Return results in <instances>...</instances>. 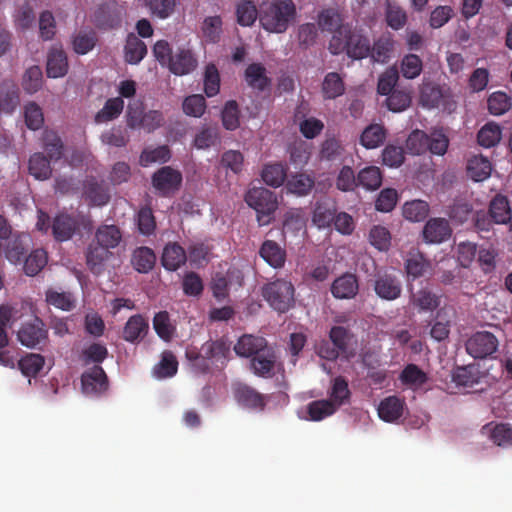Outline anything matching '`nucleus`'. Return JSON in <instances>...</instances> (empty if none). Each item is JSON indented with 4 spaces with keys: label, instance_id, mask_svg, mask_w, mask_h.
<instances>
[{
    "label": "nucleus",
    "instance_id": "obj_32",
    "mask_svg": "<svg viewBox=\"0 0 512 512\" xmlns=\"http://www.w3.org/2000/svg\"><path fill=\"white\" fill-rule=\"evenodd\" d=\"M491 171V162L482 155H474L468 160L467 175L475 182H481L487 179Z\"/></svg>",
    "mask_w": 512,
    "mask_h": 512
},
{
    "label": "nucleus",
    "instance_id": "obj_35",
    "mask_svg": "<svg viewBox=\"0 0 512 512\" xmlns=\"http://www.w3.org/2000/svg\"><path fill=\"white\" fill-rule=\"evenodd\" d=\"M401 383L413 390L421 388L428 381V375L416 364H408L399 375Z\"/></svg>",
    "mask_w": 512,
    "mask_h": 512
},
{
    "label": "nucleus",
    "instance_id": "obj_58",
    "mask_svg": "<svg viewBox=\"0 0 512 512\" xmlns=\"http://www.w3.org/2000/svg\"><path fill=\"white\" fill-rule=\"evenodd\" d=\"M5 244V255L6 258L14 264L20 263L26 255V246L24 239H29L28 236H18L9 238Z\"/></svg>",
    "mask_w": 512,
    "mask_h": 512
},
{
    "label": "nucleus",
    "instance_id": "obj_30",
    "mask_svg": "<svg viewBox=\"0 0 512 512\" xmlns=\"http://www.w3.org/2000/svg\"><path fill=\"white\" fill-rule=\"evenodd\" d=\"M489 215L494 223L506 224L512 219L511 208L506 196L497 194L490 202Z\"/></svg>",
    "mask_w": 512,
    "mask_h": 512
},
{
    "label": "nucleus",
    "instance_id": "obj_12",
    "mask_svg": "<svg viewBox=\"0 0 512 512\" xmlns=\"http://www.w3.org/2000/svg\"><path fill=\"white\" fill-rule=\"evenodd\" d=\"M452 229L445 218H430L423 227L422 237L428 244H440L450 238Z\"/></svg>",
    "mask_w": 512,
    "mask_h": 512
},
{
    "label": "nucleus",
    "instance_id": "obj_40",
    "mask_svg": "<svg viewBox=\"0 0 512 512\" xmlns=\"http://www.w3.org/2000/svg\"><path fill=\"white\" fill-rule=\"evenodd\" d=\"M287 166L282 163H270L264 166L261 177L272 187H280L287 179Z\"/></svg>",
    "mask_w": 512,
    "mask_h": 512
},
{
    "label": "nucleus",
    "instance_id": "obj_21",
    "mask_svg": "<svg viewBox=\"0 0 512 512\" xmlns=\"http://www.w3.org/2000/svg\"><path fill=\"white\" fill-rule=\"evenodd\" d=\"M261 258L271 267L282 268L286 261V251L277 242L265 240L259 250Z\"/></svg>",
    "mask_w": 512,
    "mask_h": 512
},
{
    "label": "nucleus",
    "instance_id": "obj_22",
    "mask_svg": "<svg viewBox=\"0 0 512 512\" xmlns=\"http://www.w3.org/2000/svg\"><path fill=\"white\" fill-rule=\"evenodd\" d=\"M148 321L140 314L131 316L126 322L122 337L130 343L139 342L148 332Z\"/></svg>",
    "mask_w": 512,
    "mask_h": 512
},
{
    "label": "nucleus",
    "instance_id": "obj_17",
    "mask_svg": "<svg viewBox=\"0 0 512 512\" xmlns=\"http://www.w3.org/2000/svg\"><path fill=\"white\" fill-rule=\"evenodd\" d=\"M79 228L78 220L69 214H58L52 223V234L59 242H64L73 237Z\"/></svg>",
    "mask_w": 512,
    "mask_h": 512
},
{
    "label": "nucleus",
    "instance_id": "obj_56",
    "mask_svg": "<svg viewBox=\"0 0 512 512\" xmlns=\"http://www.w3.org/2000/svg\"><path fill=\"white\" fill-rule=\"evenodd\" d=\"M337 408L333 401L327 399L312 401L308 404L307 412L312 421H321L336 412Z\"/></svg>",
    "mask_w": 512,
    "mask_h": 512
},
{
    "label": "nucleus",
    "instance_id": "obj_46",
    "mask_svg": "<svg viewBox=\"0 0 512 512\" xmlns=\"http://www.w3.org/2000/svg\"><path fill=\"white\" fill-rule=\"evenodd\" d=\"M481 373L475 365L458 367L453 374V380L457 385L472 388L479 383Z\"/></svg>",
    "mask_w": 512,
    "mask_h": 512
},
{
    "label": "nucleus",
    "instance_id": "obj_54",
    "mask_svg": "<svg viewBox=\"0 0 512 512\" xmlns=\"http://www.w3.org/2000/svg\"><path fill=\"white\" fill-rule=\"evenodd\" d=\"M429 135L421 130L412 131L406 140V149L412 155H422L428 151Z\"/></svg>",
    "mask_w": 512,
    "mask_h": 512
},
{
    "label": "nucleus",
    "instance_id": "obj_55",
    "mask_svg": "<svg viewBox=\"0 0 512 512\" xmlns=\"http://www.w3.org/2000/svg\"><path fill=\"white\" fill-rule=\"evenodd\" d=\"M237 22L241 26H251L259 18V10L252 0H243L237 5Z\"/></svg>",
    "mask_w": 512,
    "mask_h": 512
},
{
    "label": "nucleus",
    "instance_id": "obj_5",
    "mask_svg": "<svg viewBox=\"0 0 512 512\" xmlns=\"http://www.w3.org/2000/svg\"><path fill=\"white\" fill-rule=\"evenodd\" d=\"M17 339L27 348L42 350L48 342V330L39 317H34L21 324Z\"/></svg>",
    "mask_w": 512,
    "mask_h": 512
},
{
    "label": "nucleus",
    "instance_id": "obj_13",
    "mask_svg": "<svg viewBox=\"0 0 512 512\" xmlns=\"http://www.w3.org/2000/svg\"><path fill=\"white\" fill-rule=\"evenodd\" d=\"M112 256V252L98 244L97 241L92 239L88 244L85 257L88 269L95 275H100L104 272L106 262Z\"/></svg>",
    "mask_w": 512,
    "mask_h": 512
},
{
    "label": "nucleus",
    "instance_id": "obj_52",
    "mask_svg": "<svg viewBox=\"0 0 512 512\" xmlns=\"http://www.w3.org/2000/svg\"><path fill=\"white\" fill-rule=\"evenodd\" d=\"M393 40L390 37L382 36L376 40L373 46H370V56L373 61L378 63H386L391 57L393 51Z\"/></svg>",
    "mask_w": 512,
    "mask_h": 512
},
{
    "label": "nucleus",
    "instance_id": "obj_36",
    "mask_svg": "<svg viewBox=\"0 0 512 512\" xmlns=\"http://www.w3.org/2000/svg\"><path fill=\"white\" fill-rule=\"evenodd\" d=\"M245 80L253 89L265 90L271 83L266 75V68L260 63H252L245 70Z\"/></svg>",
    "mask_w": 512,
    "mask_h": 512
},
{
    "label": "nucleus",
    "instance_id": "obj_61",
    "mask_svg": "<svg viewBox=\"0 0 512 512\" xmlns=\"http://www.w3.org/2000/svg\"><path fill=\"white\" fill-rule=\"evenodd\" d=\"M202 34L207 42L217 43L222 33V19L220 16L206 17L202 23Z\"/></svg>",
    "mask_w": 512,
    "mask_h": 512
},
{
    "label": "nucleus",
    "instance_id": "obj_18",
    "mask_svg": "<svg viewBox=\"0 0 512 512\" xmlns=\"http://www.w3.org/2000/svg\"><path fill=\"white\" fill-rule=\"evenodd\" d=\"M187 261L185 249L177 242H168L162 252L161 264L168 271H176Z\"/></svg>",
    "mask_w": 512,
    "mask_h": 512
},
{
    "label": "nucleus",
    "instance_id": "obj_23",
    "mask_svg": "<svg viewBox=\"0 0 512 512\" xmlns=\"http://www.w3.org/2000/svg\"><path fill=\"white\" fill-rule=\"evenodd\" d=\"M67 55L62 49L52 48L47 56V76L50 78L63 77L68 72Z\"/></svg>",
    "mask_w": 512,
    "mask_h": 512
},
{
    "label": "nucleus",
    "instance_id": "obj_59",
    "mask_svg": "<svg viewBox=\"0 0 512 512\" xmlns=\"http://www.w3.org/2000/svg\"><path fill=\"white\" fill-rule=\"evenodd\" d=\"M39 37L43 41H51L57 32L56 20L49 10L42 11L38 20Z\"/></svg>",
    "mask_w": 512,
    "mask_h": 512
},
{
    "label": "nucleus",
    "instance_id": "obj_43",
    "mask_svg": "<svg viewBox=\"0 0 512 512\" xmlns=\"http://www.w3.org/2000/svg\"><path fill=\"white\" fill-rule=\"evenodd\" d=\"M423 71L422 59L413 53L403 56L400 61V70L398 71L405 79L413 80L420 76Z\"/></svg>",
    "mask_w": 512,
    "mask_h": 512
},
{
    "label": "nucleus",
    "instance_id": "obj_53",
    "mask_svg": "<svg viewBox=\"0 0 512 512\" xmlns=\"http://www.w3.org/2000/svg\"><path fill=\"white\" fill-rule=\"evenodd\" d=\"M329 395L330 399L328 400L333 401L337 409L349 400L351 392L348 382L343 376H337L333 379Z\"/></svg>",
    "mask_w": 512,
    "mask_h": 512
},
{
    "label": "nucleus",
    "instance_id": "obj_57",
    "mask_svg": "<svg viewBox=\"0 0 512 512\" xmlns=\"http://www.w3.org/2000/svg\"><path fill=\"white\" fill-rule=\"evenodd\" d=\"M318 25L322 31L333 32V34L341 27H348L342 24L341 15L333 8L325 9L319 14Z\"/></svg>",
    "mask_w": 512,
    "mask_h": 512
},
{
    "label": "nucleus",
    "instance_id": "obj_44",
    "mask_svg": "<svg viewBox=\"0 0 512 512\" xmlns=\"http://www.w3.org/2000/svg\"><path fill=\"white\" fill-rule=\"evenodd\" d=\"M430 211L429 205L423 200L406 202L402 207V215L411 222H421L426 219Z\"/></svg>",
    "mask_w": 512,
    "mask_h": 512
},
{
    "label": "nucleus",
    "instance_id": "obj_63",
    "mask_svg": "<svg viewBox=\"0 0 512 512\" xmlns=\"http://www.w3.org/2000/svg\"><path fill=\"white\" fill-rule=\"evenodd\" d=\"M220 90V74L215 64L209 63L204 71V92L207 97H213Z\"/></svg>",
    "mask_w": 512,
    "mask_h": 512
},
{
    "label": "nucleus",
    "instance_id": "obj_34",
    "mask_svg": "<svg viewBox=\"0 0 512 512\" xmlns=\"http://www.w3.org/2000/svg\"><path fill=\"white\" fill-rule=\"evenodd\" d=\"M411 302L419 311L428 312L440 306L441 296L428 287H423L412 295Z\"/></svg>",
    "mask_w": 512,
    "mask_h": 512
},
{
    "label": "nucleus",
    "instance_id": "obj_42",
    "mask_svg": "<svg viewBox=\"0 0 512 512\" xmlns=\"http://www.w3.org/2000/svg\"><path fill=\"white\" fill-rule=\"evenodd\" d=\"M124 109V100L121 97L108 99L103 108L95 115L96 123H105L119 117Z\"/></svg>",
    "mask_w": 512,
    "mask_h": 512
},
{
    "label": "nucleus",
    "instance_id": "obj_20",
    "mask_svg": "<svg viewBox=\"0 0 512 512\" xmlns=\"http://www.w3.org/2000/svg\"><path fill=\"white\" fill-rule=\"evenodd\" d=\"M359 290L358 280L354 274L346 273L334 280L331 293L338 299H351Z\"/></svg>",
    "mask_w": 512,
    "mask_h": 512
},
{
    "label": "nucleus",
    "instance_id": "obj_48",
    "mask_svg": "<svg viewBox=\"0 0 512 512\" xmlns=\"http://www.w3.org/2000/svg\"><path fill=\"white\" fill-rule=\"evenodd\" d=\"M357 183L367 190H376L382 184V172L379 167L368 166L359 171Z\"/></svg>",
    "mask_w": 512,
    "mask_h": 512
},
{
    "label": "nucleus",
    "instance_id": "obj_4",
    "mask_svg": "<svg viewBox=\"0 0 512 512\" xmlns=\"http://www.w3.org/2000/svg\"><path fill=\"white\" fill-rule=\"evenodd\" d=\"M294 291L291 282L278 279L265 285L262 295L274 310L284 313L294 304Z\"/></svg>",
    "mask_w": 512,
    "mask_h": 512
},
{
    "label": "nucleus",
    "instance_id": "obj_38",
    "mask_svg": "<svg viewBox=\"0 0 512 512\" xmlns=\"http://www.w3.org/2000/svg\"><path fill=\"white\" fill-rule=\"evenodd\" d=\"M50 162L51 160L43 153H34L29 159V173L37 180H46L50 178L52 174Z\"/></svg>",
    "mask_w": 512,
    "mask_h": 512
},
{
    "label": "nucleus",
    "instance_id": "obj_14",
    "mask_svg": "<svg viewBox=\"0 0 512 512\" xmlns=\"http://www.w3.org/2000/svg\"><path fill=\"white\" fill-rule=\"evenodd\" d=\"M233 394L237 403L245 408L263 410L266 406L265 396L247 384H236Z\"/></svg>",
    "mask_w": 512,
    "mask_h": 512
},
{
    "label": "nucleus",
    "instance_id": "obj_2",
    "mask_svg": "<svg viewBox=\"0 0 512 512\" xmlns=\"http://www.w3.org/2000/svg\"><path fill=\"white\" fill-rule=\"evenodd\" d=\"M328 49L333 55L346 52L348 57L360 60L369 56L370 41L349 26L341 27L332 35Z\"/></svg>",
    "mask_w": 512,
    "mask_h": 512
},
{
    "label": "nucleus",
    "instance_id": "obj_24",
    "mask_svg": "<svg viewBox=\"0 0 512 512\" xmlns=\"http://www.w3.org/2000/svg\"><path fill=\"white\" fill-rule=\"evenodd\" d=\"M386 138V128L382 124L372 123L362 131L359 142L366 149H376L384 144Z\"/></svg>",
    "mask_w": 512,
    "mask_h": 512
},
{
    "label": "nucleus",
    "instance_id": "obj_3",
    "mask_svg": "<svg viewBox=\"0 0 512 512\" xmlns=\"http://www.w3.org/2000/svg\"><path fill=\"white\" fill-rule=\"evenodd\" d=\"M245 201L257 212V221L260 226L268 225L272 221V216L278 207L274 192L264 187H254L247 192Z\"/></svg>",
    "mask_w": 512,
    "mask_h": 512
},
{
    "label": "nucleus",
    "instance_id": "obj_31",
    "mask_svg": "<svg viewBox=\"0 0 512 512\" xmlns=\"http://www.w3.org/2000/svg\"><path fill=\"white\" fill-rule=\"evenodd\" d=\"M156 263L154 251L146 246L136 248L131 256V264L139 273L150 272Z\"/></svg>",
    "mask_w": 512,
    "mask_h": 512
},
{
    "label": "nucleus",
    "instance_id": "obj_25",
    "mask_svg": "<svg viewBox=\"0 0 512 512\" xmlns=\"http://www.w3.org/2000/svg\"><path fill=\"white\" fill-rule=\"evenodd\" d=\"M98 41L97 34L92 29H80L71 36L73 51L78 55H85L94 49Z\"/></svg>",
    "mask_w": 512,
    "mask_h": 512
},
{
    "label": "nucleus",
    "instance_id": "obj_47",
    "mask_svg": "<svg viewBox=\"0 0 512 512\" xmlns=\"http://www.w3.org/2000/svg\"><path fill=\"white\" fill-rule=\"evenodd\" d=\"M153 328L156 334L164 341H170L175 332L176 327L171 323L169 313L160 311L153 318Z\"/></svg>",
    "mask_w": 512,
    "mask_h": 512
},
{
    "label": "nucleus",
    "instance_id": "obj_15",
    "mask_svg": "<svg viewBox=\"0 0 512 512\" xmlns=\"http://www.w3.org/2000/svg\"><path fill=\"white\" fill-rule=\"evenodd\" d=\"M198 65L195 54L190 49L178 48L172 56L168 65L171 73L177 76H183L193 72Z\"/></svg>",
    "mask_w": 512,
    "mask_h": 512
},
{
    "label": "nucleus",
    "instance_id": "obj_16",
    "mask_svg": "<svg viewBox=\"0 0 512 512\" xmlns=\"http://www.w3.org/2000/svg\"><path fill=\"white\" fill-rule=\"evenodd\" d=\"M201 349L212 365L223 368L229 361L230 344L223 338L208 340L202 344Z\"/></svg>",
    "mask_w": 512,
    "mask_h": 512
},
{
    "label": "nucleus",
    "instance_id": "obj_11",
    "mask_svg": "<svg viewBox=\"0 0 512 512\" xmlns=\"http://www.w3.org/2000/svg\"><path fill=\"white\" fill-rule=\"evenodd\" d=\"M122 8L113 3L100 5L93 15V23L100 30L117 29L122 24Z\"/></svg>",
    "mask_w": 512,
    "mask_h": 512
},
{
    "label": "nucleus",
    "instance_id": "obj_9",
    "mask_svg": "<svg viewBox=\"0 0 512 512\" xmlns=\"http://www.w3.org/2000/svg\"><path fill=\"white\" fill-rule=\"evenodd\" d=\"M181 183L182 174L170 166L161 167L152 175V185L162 196L177 191Z\"/></svg>",
    "mask_w": 512,
    "mask_h": 512
},
{
    "label": "nucleus",
    "instance_id": "obj_28",
    "mask_svg": "<svg viewBox=\"0 0 512 512\" xmlns=\"http://www.w3.org/2000/svg\"><path fill=\"white\" fill-rule=\"evenodd\" d=\"M84 195L94 206L106 205L110 200L109 190L104 182L88 179L84 184Z\"/></svg>",
    "mask_w": 512,
    "mask_h": 512
},
{
    "label": "nucleus",
    "instance_id": "obj_29",
    "mask_svg": "<svg viewBox=\"0 0 512 512\" xmlns=\"http://www.w3.org/2000/svg\"><path fill=\"white\" fill-rule=\"evenodd\" d=\"M93 239L111 251V249L118 247L122 241V232L116 225L104 224L96 229Z\"/></svg>",
    "mask_w": 512,
    "mask_h": 512
},
{
    "label": "nucleus",
    "instance_id": "obj_41",
    "mask_svg": "<svg viewBox=\"0 0 512 512\" xmlns=\"http://www.w3.org/2000/svg\"><path fill=\"white\" fill-rule=\"evenodd\" d=\"M314 179L305 173H296L287 178V191L298 196H305L314 187Z\"/></svg>",
    "mask_w": 512,
    "mask_h": 512
},
{
    "label": "nucleus",
    "instance_id": "obj_37",
    "mask_svg": "<svg viewBox=\"0 0 512 512\" xmlns=\"http://www.w3.org/2000/svg\"><path fill=\"white\" fill-rule=\"evenodd\" d=\"M125 61L129 64L136 65L142 61L147 54L146 44L134 34L127 37L124 47Z\"/></svg>",
    "mask_w": 512,
    "mask_h": 512
},
{
    "label": "nucleus",
    "instance_id": "obj_64",
    "mask_svg": "<svg viewBox=\"0 0 512 512\" xmlns=\"http://www.w3.org/2000/svg\"><path fill=\"white\" fill-rule=\"evenodd\" d=\"M511 105L510 97L501 91L492 93L487 100L488 110L495 116L506 113L511 108Z\"/></svg>",
    "mask_w": 512,
    "mask_h": 512
},
{
    "label": "nucleus",
    "instance_id": "obj_33",
    "mask_svg": "<svg viewBox=\"0 0 512 512\" xmlns=\"http://www.w3.org/2000/svg\"><path fill=\"white\" fill-rule=\"evenodd\" d=\"M321 92L326 100H333L345 93V83L343 78L337 72H329L325 75Z\"/></svg>",
    "mask_w": 512,
    "mask_h": 512
},
{
    "label": "nucleus",
    "instance_id": "obj_7",
    "mask_svg": "<svg viewBox=\"0 0 512 512\" xmlns=\"http://www.w3.org/2000/svg\"><path fill=\"white\" fill-rule=\"evenodd\" d=\"M250 369L258 377L272 378L282 367L273 347L267 346L250 359Z\"/></svg>",
    "mask_w": 512,
    "mask_h": 512
},
{
    "label": "nucleus",
    "instance_id": "obj_49",
    "mask_svg": "<svg viewBox=\"0 0 512 512\" xmlns=\"http://www.w3.org/2000/svg\"><path fill=\"white\" fill-rule=\"evenodd\" d=\"M502 137L501 127L493 122L485 124L477 134V141L480 146L490 148L498 144Z\"/></svg>",
    "mask_w": 512,
    "mask_h": 512
},
{
    "label": "nucleus",
    "instance_id": "obj_6",
    "mask_svg": "<svg viewBox=\"0 0 512 512\" xmlns=\"http://www.w3.org/2000/svg\"><path fill=\"white\" fill-rule=\"evenodd\" d=\"M499 341L489 331H478L472 334L465 343L466 352L474 359H486L497 350Z\"/></svg>",
    "mask_w": 512,
    "mask_h": 512
},
{
    "label": "nucleus",
    "instance_id": "obj_51",
    "mask_svg": "<svg viewBox=\"0 0 512 512\" xmlns=\"http://www.w3.org/2000/svg\"><path fill=\"white\" fill-rule=\"evenodd\" d=\"M45 358L36 353H28L18 361V368L23 375L35 377L42 370Z\"/></svg>",
    "mask_w": 512,
    "mask_h": 512
},
{
    "label": "nucleus",
    "instance_id": "obj_50",
    "mask_svg": "<svg viewBox=\"0 0 512 512\" xmlns=\"http://www.w3.org/2000/svg\"><path fill=\"white\" fill-rule=\"evenodd\" d=\"M48 257L47 252L42 249L38 248L33 250L24 261V272L28 276H35L37 275L47 264Z\"/></svg>",
    "mask_w": 512,
    "mask_h": 512
},
{
    "label": "nucleus",
    "instance_id": "obj_10",
    "mask_svg": "<svg viewBox=\"0 0 512 512\" xmlns=\"http://www.w3.org/2000/svg\"><path fill=\"white\" fill-rule=\"evenodd\" d=\"M82 391L86 395L98 396L109 387L108 377L99 365L85 370L81 376Z\"/></svg>",
    "mask_w": 512,
    "mask_h": 512
},
{
    "label": "nucleus",
    "instance_id": "obj_19",
    "mask_svg": "<svg viewBox=\"0 0 512 512\" xmlns=\"http://www.w3.org/2000/svg\"><path fill=\"white\" fill-rule=\"evenodd\" d=\"M267 346L264 337L245 334L238 339L234 351L240 357L252 358Z\"/></svg>",
    "mask_w": 512,
    "mask_h": 512
},
{
    "label": "nucleus",
    "instance_id": "obj_39",
    "mask_svg": "<svg viewBox=\"0 0 512 512\" xmlns=\"http://www.w3.org/2000/svg\"><path fill=\"white\" fill-rule=\"evenodd\" d=\"M42 146L51 161H58L63 156L64 145L59 135L52 130H45L42 135Z\"/></svg>",
    "mask_w": 512,
    "mask_h": 512
},
{
    "label": "nucleus",
    "instance_id": "obj_27",
    "mask_svg": "<svg viewBox=\"0 0 512 512\" xmlns=\"http://www.w3.org/2000/svg\"><path fill=\"white\" fill-rule=\"evenodd\" d=\"M336 206L329 200H319L315 203L312 221L320 229L331 226L335 214Z\"/></svg>",
    "mask_w": 512,
    "mask_h": 512
},
{
    "label": "nucleus",
    "instance_id": "obj_45",
    "mask_svg": "<svg viewBox=\"0 0 512 512\" xmlns=\"http://www.w3.org/2000/svg\"><path fill=\"white\" fill-rule=\"evenodd\" d=\"M431 268L430 261L423 254L417 253L410 255L405 262L407 276L413 280L424 276Z\"/></svg>",
    "mask_w": 512,
    "mask_h": 512
},
{
    "label": "nucleus",
    "instance_id": "obj_8",
    "mask_svg": "<svg viewBox=\"0 0 512 512\" xmlns=\"http://www.w3.org/2000/svg\"><path fill=\"white\" fill-rule=\"evenodd\" d=\"M373 289L382 300L394 301L402 294V282L395 273L378 272L374 279Z\"/></svg>",
    "mask_w": 512,
    "mask_h": 512
},
{
    "label": "nucleus",
    "instance_id": "obj_26",
    "mask_svg": "<svg viewBox=\"0 0 512 512\" xmlns=\"http://www.w3.org/2000/svg\"><path fill=\"white\" fill-rule=\"evenodd\" d=\"M404 406V400L399 397H386L378 406V415L385 422H394L403 415Z\"/></svg>",
    "mask_w": 512,
    "mask_h": 512
},
{
    "label": "nucleus",
    "instance_id": "obj_60",
    "mask_svg": "<svg viewBox=\"0 0 512 512\" xmlns=\"http://www.w3.org/2000/svg\"><path fill=\"white\" fill-rule=\"evenodd\" d=\"M43 84V73L39 66L34 65L29 67L22 79V87L23 89L29 93L33 94L39 91Z\"/></svg>",
    "mask_w": 512,
    "mask_h": 512
},
{
    "label": "nucleus",
    "instance_id": "obj_62",
    "mask_svg": "<svg viewBox=\"0 0 512 512\" xmlns=\"http://www.w3.org/2000/svg\"><path fill=\"white\" fill-rule=\"evenodd\" d=\"M369 242L379 251H387L391 245L389 230L381 225H374L369 231Z\"/></svg>",
    "mask_w": 512,
    "mask_h": 512
},
{
    "label": "nucleus",
    "instance_id": "obj_1",
    "mask_svg": "<svg viewBox=\"0 0 512 512\" xmlns=\"http://www.w3.org/2000/svg\"><path fill=\"white\" fill-rule=\"evenodd\" d=\"M296 13L292 0H267L259 6V22L264 30L280 34L287 31Z\"/></svg>",
    "mask_w": 512,
    "mask_h": 512
}]
</instances>
